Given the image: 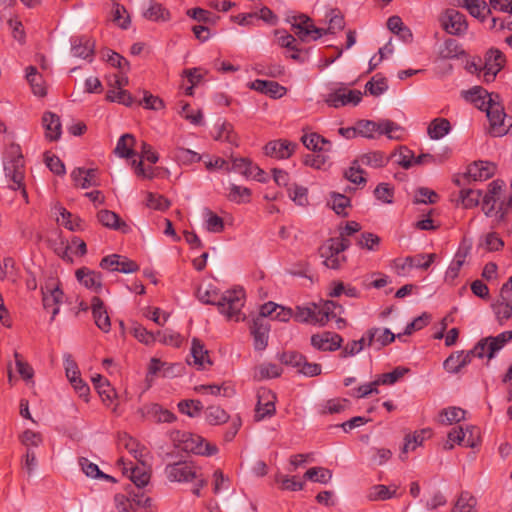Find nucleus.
<instances>
[{
  "mask_svg": "<svg viewBox=\"0 0 512 512\" xmlns=\"http://www.w3.org/2000/svg\"><path fill=\"white\" fill-rule=\"evenodd\" d=\"M197 297L204 304L217 306L219 312L228 319L240 321L245 318L241 312L245 303V292L240 287L226 290L222 294L214 289L203 291L199 288Z\"/></svg>",
  "mask_w": 512,
  "mask_h": 512,
  "instance_id": "nucleus-1",
  "label": "nucleus"
},
{
  "mask_svg": "<svg viewBox=\"0 0 512 512\" xmlns=\"http://www.w3.org/2000/svg\"><path fill=\"white\" fill-rule=\"evenodd\" d=\"M5 176L12 182L9 188L12 190H21L22 197L28 203V193L25 189L24 180V160L19 145L12 144L7 149L4 158Z\"/></svg>",
  "mask_w": 512,
  "mask_h": 512,
  "instance_id": "nucleus-2",
  "label": "nucleus"
},
{
  "mask_svg": "<svg viewBox=\"0 0 512 512\" xmlns=\"http://www.w3.org/2000/svg\"><path fill=\"white\" fill-rule=\"evenodd\" d=\"M174 445L185 451L201 456H212L218 452L216 445L206 442L200 435L186 431H175L171 434Z\"/></svg>",
  "mask_w": 512,
  "mask_h": 512,
  "instance_id": "nucleus-3",
  "label": "nucleus"
},
{
  "mask_svg": "<svg viewBox=\"0 0 512 512\" xmlns=\"http://www.w3.org/2000/svg\"><path fill=\"white\" fill-rule=\"evenodd\" d=\"M350 241L345 237L331 238L320 248V256L324 258L323 264L330 269L337 270L346 262L343 252L348 249Z\"/></svg>",
  "mask_w": 512,
  "mask_h": 512,
  "instance_id": "nucleus-4",
  "label": "nucleus"
},
{
  "mask_svg": "<svg viewBox=\"0 0 512 512\" xmlns=\"http://www.w3.org/2000/svg\"><path fill=\"white\" fill-rule=\"evenodd\" d=\"M201 470L192 461H178L166 465L164 473L170 482L189 483L198 478V472Z\"/></svg>",
  "mask_w": 512,
  "mask_h": 512,
  "instance_id": "nucleus-5",
  "label": "nucleus"
},
{
  "mask_svg": "<svg viewBox=\"0 0 512 512\" xmlns=\"http://www.w3.org/2000/svg\"><path fill=\"white\" fill-rule=\"evenodd\" d=\"M441 28L450 35L463 36L468 30V22L464 14L454 8H447L439 15Z\"/></svg>",
  "mask_w": 512,
  "mask_h": 512,
  "instance_id": "nucleus-6",
  "label": "nucleus"
},
{
  "mask_svg": "<svg viewBox=\"0 0 512 512\" xmlns=\"http://www.w3.org/2000/svg\"><path fill=\"white\" fill-rule=\"evenodd\" d=\"M504 64V54L496 48L489 49L485 55L484 66L479 69V71L482 73L484 81L487 83L493 81L496 75L504 67ZM469 71H478V67L476 66V64H471L469 66Z\"/></svg>",
  "mask_w": 512,
  "mask_h": 512,
  "instance_id": "nucleus-7",
  "label": "nucleus"
},
{
  "mask_svg": "<svg viewBox=\"0 0 512 512\" xmlns=\"http://www.w3.org/2000/svg\"><path fill=\"white\" fill-rule=\"evenodd\" d=\"M362 92L359 90H351L343 84L332 88L329 93L324 96V101L327 105L333 108H339L352 104L356 106L362 99Z\"/></svg>",
  "mask_w": 512,
  "mask_h": 512,
  "instance_id": "nucleus-8",
  "label": "nucleus"
},
{
  "mask_svg": "<svg viewBox=\"0 0 512 512\" xmlns=\"http://www.w3.org/2000/svg\"><path fill=\"white\" fill-rule=\"evenodd\" d=\"M473 357L484 358L482 345L476 344L473 349L468 351L453 352L443 363L444 369L448 373L456 374L471 363Z\"/></svg>",
  "mask_w": 512,
  "mask_h": 512,
  "instance_id": "nucleus-9",
  "label": "nucleus"
},
{
  "mask_svg": "<svg viewBox=\"0 0 512 512\" xmlns=\"http://www.w3.org/2000/svg\"><path fill=\"white\" fill-rule=\"evenodd\" d=\"M499 98L489 96L483 110L486 111L493 136H502L507 133L508 125L505 124L506 114L503 107L498 103Z\"/></svg>",
  "mask_w": 512,
  "mask_h": 512,
  "instance_id": "nucleus-10",
  "label": "nucleus"
},
{
  "mask_svg": "<svg viewBox=\"0 0 512 512\" xmlns=\"http://www.w3.org/2000/svg\"><path fill=\"white\" fill-rule=\"evenodd\" d=\"M495 173V165L490 162L478 161L470 164L467 171L455 180L456 185L470 184L472 181H484Z\"/></svg>",
  "mask_w": 512,
  "mask_h": 512,
  "instance_id": "nucleus-11",
  "label": "nucleus"
},
{
  "mask_svg": "<svg viewBox=\"0 0 512 512\" xmlns=\"http://www.w3.org/2000/svg\"><path fill=\"white\" fill-rule=\"evenodd\" d=\"M290 22L295 35L303 42L307 41L309 37L317 40L326 34L323 28L316 27L312 19L305 14L293 16Z\"/></svg>",
  "mask_w": 512,
  "mask_h": 512,
  "instance_id": "nucleus-12",
  "label": "nucleus"
},
{
  "mask_svg": "<svg viewBox=\"0 0 512 512\" xmlns=\"http://www.w3.org/2000/svg\"><path fill=\"white\" fill-rule=\"evenodd\" d=\"M435 257L434 253L407 256L403 259H395L393 267L399 276H405L412 268L427 270L434 262Z\"/></svg>",
  "mask_w": 512,
  "mask_h": 512,
  "instance_id": "nucleus-13",
  "label": "nucleus"
},
{
  "mask_svg": "<svg viewBox=\"0 0 512 512\" xmlns=\"http://www.w3.org/2000/svg\"><path fill=\"white\" fill-rule=\"evenodd\" d=\"M42 290V302L45 310H51V321H54L60 311L64 293L57 283L47 282Z\"/></svg>",
  "mask_w": 512,
  "mask_h": 512,
  "instance_id": "nucleus-14",
  "label": "nucleus"
},
{
  "mask_svg": "<svg viewBox=\"0 0 512 512\" xmlns=\"http://www.w3.org/2000/svg\"><path fill=\"white\" fill-rule=\"evenodd\" d=\"M257 404L255 407L254 418L256 421H261L267 417H272L275 414V394L268 389H260L257 392Z\"/></svg>",
  "mask_w": 512,
  "mask_h": 512,
  "instance_id": "nucleus-15",
  "label": "nucleus"
},
{
  "mask_svg": "<svg viewBox=\"0 0 512 512\" xmlns=\"http://www.w3.org/2000/svg\"><path fill=\"white\" fill-rule=\"evenodd\" d=\"M100 267L109 271H118L126 274L136 272L139 269L136 262L118 254L104 257L100 262Z\"/></svg>",
  "mask_w": 512,
  "mask_h": 512,
  "instance_id": "nucleus-16",
  "label": "nucleus"
},
{
  "mask_svg": "<svg viewBox=\"0 0 512 512\" xmlns=\"http://www.w3.org/2000/svg\"><path fill=\"white\" fill-rule=\"evenodd\" d=\"M510 340H512V331H504L495 337L490 336L483 338L477 344L482 345L485 357L492 359Z\"/></svg>",
  "mask_w": 512,
  "mask_h": 512,
  "instance_id": "nucleus-17",
  "label": "nucleus"
},
{
  "mask_svg": "<svg viewBox=\"0 0 512 512\" xmlns=\"http://www.w3.org/2000/svg\"><path fill=\"white\" fill-rule=\"evenodd\" d=\"M342 337L334 332H323L311 336V345L320 351H335L341 347Z\"/></svg>",
  "mask_w": 512,
  "mask_h": 512,
  "instance_id": "nucleus-18",
  "label": "nucleus"
},
{
  "mask_svg": "<svg viewBox=\"0 0 512 512\" xmlns=\"http://www.w3.org/2000/svg\"><path fill=\"white\" fill-rule=\"evenodd\" d=\"M255 350H264L268 345L270 325L263 318H256L250 327Z\"/></svg>",
  "mask_w": 512,
  "mask_h": 512,
  "instance_id": "nucleus-19",
  "label": "nucleus"
},
{
  "mask_svg": "<svg viewBox=\"0 0 512 512\" xmlns=\"http://www.w3.org/2000/svg\"><path fill=\"white\" fill-rule=\"evenodd\" d=\"M140 412L144 417L152 419L157 423H171L176 419V416L171 411L157 403L144 405Z\"/></svg>",
  "mask_w": 512,
  "mask_h": 512,
  "instance_id": "nucleus-20",
  "label": "nucleus"
},
{
  "mask_svg": "<svg viewBox=\"0 0 512 512\" xmlns=\"http://www.w3.org/2000/svg\"><path fill=\"white\" fill-rule=\"evenodd\" d=\"M91 309L96 326L104 333H108L111 329L110 317L105 309L103 301L94 296L91 300Z\"/></svg>",
  "mask_w": 512,
  "mask_h": 512,
  "instance_id": "nucleus-21",
  "label": "nucleus"
},
{
  "mask_svg": "<svg viewBox=\"0 0 512 512\" xmlns=\"http://www.w3.org/2000/svg\"><path fill=\"white\" fill-rule=\"evenodd\" d=\"M77 280L87 289L99 293L102 289V277L99 272L82 267L75 273Z\"/></svg>",
  "mask_w": 512,
  "mask_h": 512,
  "instance_id": "nucleus-22",
  "label": "nucleus"
},
{
  "mask_svg": "<svg viewBox=\"0 0 512 512\" xmlns=\"http://www.w3.org/2000/svg\"><path fill=\"white\" fill-rule=\"evenodd\" d=\"M368 346H374L377 350L392 343L396 335L388 328H371L367 330Z\"/></svg>",
  "mask_w": 512,
  "mask_h": 512,
  "instance_id": "nucleus-23",
  "label": "nucleus"
},
{
  "mask_svg": "<svg viewBox=\"0 0 512 512\" xmlns=\"http://www.w3.org/2000/svg\"><path fill=\"white\" fill-rule=\"evenodd\" d=\"M250 88L274 99L281 98L287 91L286 88L281 86L278 82L261 79H256L251 82Z\"/></svg>",
  "mask_w": 512,
  "mask_h": 512,
  "instance_id": "nucleus-24",
  "label": "nucleus"
},
{
  "mask_svg": "<svg viewBox=\"0 0 512 512\" xmlns=\"http://www.w3.org/2000/svg\"><path fill=\"white\" fill-rule=\"evenodd\" d=\"M71 178L76 186L87 189L98 186L97 171L95 169L75 168L71 172Z\"/></svg>",
  "mask_w": 512,
  "mask_h": 512,
  "instance_id": "nucleus-25",
  "label": "nucleus"
},
{
  "mask_svg": "<svg viewBox=\"0 0 512 512\" xmlns=\"http://www.w3.org/2000/svg\"><path fill=\"white\" fill-rule=\"evenodd\" d=\"M296 144L288 141H271L265 145V154L277 159H286L292 155Z\"/></svg>",
  "mask_w": 512,
  "mask_h": 512,
  "instance_id": "nucleus-26",
  "label": "nucleus"
},
{
  "mask_svg": "<svg viewBox=\"0 0 512 512\" xmlns=\"http://www.w3.org/2000/svg\"><path fill=\"white\" fill-rule=\"evenodd\" d=\"M98 221L105 227L128 233L130 227L124 222L118 214L110 210H100L97 214Z\"/></svg>",
  "mask_w": 512,
  "mask_h": 512,
  "instance_id": "nucleus-27",
  "label": "nucleus"
},
{
  "mask_svg": "<svg viewBox=\"0 0 512 512\" xmlns=\"http://www.w3.org/2000/svg\"><path fill=\"white\" fill-rule=\"evenodd\" d=\"M71 53L74 57L91 58L94 53V42L85 36L74 37L71 40Z\"/></svg>",
  "mask_w": 512,
  "mask_h": 512,
  "instance_id": "nucleus-28",
  "label": "nucleus"
},
{
  "mask_svg": "<svg viewBox=\"0 0 512 512\" xmlns=\"http://www.w3.org/2000/svg\"><path fill=\"white\" fill-rule=\"evenodd\" d=\"M42 124L45 128V136L50 141H56L61 136V122L60 118L52 113L46 112L42 117Z\"/></svg>",
  "mask_w": 512,
  "mask_h": 512,
  "instance_id": "nucleus-29",
  "label": "nucleus"
},
{
  "mask_svg": "<svg viewBox=\"0 0 512 512\" xmlns=\"http://www.w3.org/2000/svg\"><path fill=\"white\" fill-rule=\"evenodd\" d=\"M462 96L465 98V100L474 103L475 106L479 109H484V107L487 104V100L489 99V96L499 98L498 94H490L481 86H474L469 90L462 91Z\"/></svg>",
  "mask_w": 512,
  "mask_h": 512,
  "instance_id": "nucleus-30",
  "label": "nucleus"
},
{
  "mask_svg": "<svg viewBox=\"0 0 512 512\" xmlns=\"http://www.w3.org/2000/svg\"><path fill=\"white\" fill-rule=\"evenodd\" d=\"M398 486L393 484L390 486L377 484L368 490L367 498L370 501H384L396 497Z\"/></svg>",
  "mask_w": 512,
  "mask_h": 512,
  "instance_id": "nucleus-31",
  "label": "nucleus"
},
{
  "mask_svg": "<svg viewBox=\"0 0 512 512\" xmlns=\"http://www.w3.org/2000/svg\"><path fill=\"white\" fill-rule=\"evenodd\" d=\"M460 6L465 8L472 17L478 19L480 22H484L487 15L491 13V8L484 0L461 2Z\"/></svg>",
  "mask_w": 512,
  "mask_h": 512,
  "instance_id": "nucleus-32",
  "label": "nucleus"
},
{
  "mask_svg": "<svg viewBox=\"0 0 512 512\" xmlns=\"http://www.w3.org/2000/svg\"><path fill=\"white\" fill-rule=\"evenodd\" d=\"M119 445L123 446L140 463H143L146 455V449L134 438L127 434H123L119 437Z\"/></svg>",
  "mask_w": 512,
  "mask_h": 512,
  "instance_id": "nucleus-33",
  "label": "nucleus"
},
{
  "mask_svg": "<svg viewBox=\"0 0 512 512\" xmlns=\"http://www.w3.org/2000/svg\"><path fill=\"white\" fill-rule=\"evenodd\" d=\"M144 18L155 22H166L170 19V13L160 3L150 1L148 7L143 12Z\"/></svg>",
  "mask_w": 512,
  "mask_h": 512,
  "instance_id": "nucleus-34",
  "label": "nucleus"
},
{
  "mask_svg": "<svg viewBox=\"0 0 512 512\" xmlns=\"http://www.w3.org/2000/svg\"><path fill=\"white\" fill-rule=\"evenodd\" d=\"M191 355L193 363L200 368H204L205 364H211L208 350L205 349L204 344L197 338L192 339Z\"/></svg>",
  "mask_w": 512,
  "mask_h": 512,
  "instance_id": "nucleus-35",
  "label": "nucleus"
},
{
  "mask_svg": "<svg viewBox=\"0 0 512 512\" xmlns=\"http://www.w3.org/2000/svg\"><path fill=\"white\" fill-rule=\"evenodd\" d=\"M451 130L450 122L445 118H436L428 126L427 132L431 139L439 140Z\"/></svg>",
  "mask_w": 512,
  "mask_h": 512,
  "instance_id": "nucleus-36",
  "label": "nucleus"
},
{
  "mask_svg": "<svg viewBox=\"0 0 512 512\" xmlns=\"http://www.w3.org/2000/svg\"><path fill=\"white\" fill-rule=\"evenodd\" d=\"M56 210L58 212L57 222L60 225H63L65 228L71 231L81 229V219L79 217L74 216L62 206L56 207Z\"/></svg>",
  "mask_w": 512,
  "mask_h": 512,
  "instance_id": "nucleus-37",
  "label": "nucleus"
},
{
  "mask_svg": "<svg viewBox=\"0 0 512 512\" xmlns=\"http://www.w3.org/2000/svg\"><path fill=\"white\" fill-rule=\"evenodd\" d=\"M135 144V138L132 134L122 135L115 147V154L121 158H131L135 153L133 146Z\"/></svg>",
  "mask_w": 512,
  "mask_h": 512,
  "instance_id": "nucleus-38",
  "label": "nucleus"
},
{
  "mask_svg": "<svg viewBox=\"0 0 512 512\" xmlns=\"http://www.w3.org/2000/svg\"><path fill=\"white\" fill-rule=\"evenodd\" d=\"M172 157L181 165H190L200 162L202 159L199 153L184 147H176L172 152Z\"/></svg>",
  "mask_w": 512,
  "mask_h": 512,
  "instance_id": "nucleus-39",
  "label": "nucleus"
},
{
  "mask_svg": "<svg viewBox=\"0 0 512 512\" xmlns=\"http://www.w3.org/2000/svg\"><path fill=\"white\" fill-rule=\"evenodd\" d=\"M361 166H369L372 168H381L384 167L388 160L385 158L384 154L379 151H373L359 156L355 159Z\"/></svg>",
  "mask_w": 512,
  "mask_h": 512,
  "instance_id": "nucleus-40",
  "label": "nucleus"
},
{
  "mask_svg": "<svg viewBox=\"0 0 512 512\" xmlns=\"http://www.w3.org/2000/svg\"><path fill=\"white\" fill-rule=\"evenodd\" d=\"M195 391L200 394L223 395L224 397H231L235 394L234 388L225 384L198 385L195 387Z\"/></svg>",
  "mask_w": 512,
  "mask_h": 512,
  "instance_id": "nucleus-41",
  "label": "nucleus"
},
{
  "mask_svg": "<svg viewBox=\"0 0 512 512\" xmlns=\"http://www.w3.org/2000/svg\"><path fill=\"white\" fill-rule=\"evenodd\" d=\"M205 420L210 425H221L229 420L228 413L220 406L211 405L204 411Z\"/></svg>",
  "mask_w": 512,
  "mask_h": 512,
  "instance_id": "nucleus-42",
  "label": "nucleus"
},
{
  "mask_svg": "<svg viewBox=\"0 0 512 512\" xmlns=\"http://www.w3.org/2000/svg\"><path fill=\"white\" fill-rule=\"evenodd\" d=\"M26 78L31 85L32 91L37 96L46 95V88L43 84L42 76L38 73L37 69L29 66L26 69Z\"/></svg>",
  "mask_w": 512,
  "mask_h": 512,
  "instance_id": "nucleus-43",
  "label": "nucleus"
},
{
  "mask_svg": "<svg viewBox=\"0 0 512 512\" xmlns=\"http://www.w3.org/2000/svg\"><path fill=\"white\" fill-rule=\"evenodd\" d=\"M326 19H328L329 26L327 29H324L327 33L335 34L338 31H341L345 27L344 16L337 9H330L326 14Z\"/></svg>",
  "mask_w": 512,
  "mask_h": 512,
  "instance_id": "nucleus-44",
  "label": "nucleus"
},
{
  "mask_svg": "<svg viewBox=\"0 0 512 512\" xmlns=\"http://www.w3.org/2000/svg\"><path fill=\"white\" fill-rule=\"evenodd\" d=\"M205 220V228L211 233H220L224 230V221L210 209L205 208L203 211Z\"/></svg>",
  "mask_w": 512,
  "mask_h": 512,
  "instance_id": "nucleus-45",
  "label": "nucleus"
},
{
  "mask_svg": "<svg viewBox=\"0 0 512 512\" xmlns=\"http://www.w3.org/2000/svg\"><path fill=\"white\" fill-rule=\"evenodd\" d=\"M342 309L334 301H326L322 307L317 310L316 323L324 326L330 319L336 317L335 309Z\"/></svg>",
  "mask_w": 512,
  "mask_h": 512,
  "instance_id": "nucleus-46",
  "label": "nucleus"
},
{
  "mask_svg": "<svg viewBox=\"0 0 512 512\" xmlns=\"http://www.w3.org/2000/svg\"><path fill=\"white\" fill-rule=\"evenodd\" d=\"M476 499L469 492H462L458 497L452 512H476Z\"/></svg>",
  "mask_w": 512,
  "mask_h": 512,
  "instance_id": "nucleus-47",
  "label": "nucleus"
},
{
  "mask_svg": "<svg viewBox=\"0 0 512 512\" xmlns=\"http://www.w3.org/2000/svg\"><path fill=\"white\" fill-rule=\"evenodd\" d=\"M464 54L460 44L455 39H446L439 51V55L443 59H453Z\"/></svg>",
  "mask_w": 512,
  "mask_h": 512,
  "instance_id": "nucleus-48",
  "label": "nucleus"
},
{
  "mask_svg": "<svg viewBox=\"0 0 512 512\" xmlns=\"http://www.w3.org/2000/svg\"><path fill=\"white\" fill-rule=\"evenodd\" d=\"M304 478L312 482L326 484L331 480L332 472L324 467H312L305 472Z\"/></svg>",
  "mask_w": 512,
  "mask_h": 512,
  "instance_id": "nucleus-49",
  "label": "nucleus"
},
{
  "mask_svg": "<svg viewBox=\"0 0 512 512\" xmlns=\"http://www.w3.org/2000/svg\"><path fill=\"white\" fill-rule=\"evenodd\" d=\"M466 411L459 407H449L447 409H443L439 414V421L442 424H452L454 422H459L465 418Z\"/></svg>",
  "mask_w": 512,
  "mask_h": 512,
  "instance_id": "nucleus-50",
  "label": "nucleus"
},
{
  "mask_svg": "<svg viewBox=\"0 0 512 512\" xmlns=\"http://www.w3.org/2000/svg\"><path fill=\"white\" fill-rule=\"evenodd\" d=\"M388 89L387 79L379 74H376L365 85L366 92L373 96H380Z\"/></svg>",
  "mask_w": 512,
  "mask_h": 512,
  "instance_id": "nucleus-51",
  "label": "nucleus"
},
{
  "mask_svg": "<svg viewBox=\"0 0 512 512\" xmlns=\"http://www.w3.org/2000/svg\"><path fill=\"white\" fill-rule=\"evenodd\" d=\"M409 372V369L406 367L398 366L393 369L391 372L383 373L378 376L376 379L378 386L379 385H393L399 379H401L404 375Z\"/></svg>",
  "mask_w": 512,
  "mask_h": 512,
  "instance_id": "nucleus-52",
  "label": "nucleus"
},
{
  "mask_svg": "<svg viewBox=\"0 0 512 512\" xmlns=\"http://www.w3.org/2000/svg\"><path fill=\"white\" fill-rule=\"evenodd\" d=\"M482 191L473 188H462L460 191V199L465 208H472L480 203Z\"/></svg>",
  "mask_w": 512,
  "mask_h": 512,
  "instance_id": "nucleus-53",
  "label": "nucleus"
},
{
  "mask_svg": "<svg viewBox=\"0 0 512 512\" xmlns=\"http://www.w3.org/2000/svg\"><path fill=\"white\" fill-rule=\"evenodd\" d=\"M130 470V478L138 488L144 487L149 483L150 473L148 472L144 462L139 466L131 467Z\"/></svg>",
  "mask_w": 512,
  "mask_h": 512,
  "instance_id": "nucleus-54",
  "label": "nucleus"
},
{
  "mask_svg": "<svg viewBox=\"0 0 512 512\" xmlns=\"http://www.w3.org/2000/svg\"><path fill=\"white\" fill-rule=\"evenodd\" d=\"M282 374V368L274 363H263L256 368L255 377L258 379L277 378Z\"/></svg>",
  "mask_w": 512,
  "mask_h": 512,
  "instance_id": "nucleus-55",
  "label": "nucleus"
},
{
  "mask_svg": "<svg viewBox=\"0 0 512 512\" xmlns=\"http://www.w3.org/2000/svg\"><path fill=\"white\" fill-rule=\"evenodd\" d=\"M344 176L347 180L354 184H365L366 178L364 177V170L361 164L356 160L351 163V166L345 170Z\"/></svg>",
  "mask_w": 512,
  "mask_h": 512,
  "instance_id": "nucleus-56",
  "label": "nucleus"
},
{
  "mask_svg": "<svg viewBox=\"0 0 512 512\" xmlns=\"http://www.w3.org/2000/svg\"><path fill=\"white\" fill-rule=\"evenodd\" d=\"M250 189L232 184L229 188L228 199L235 203H246L250 201Z\"/></svg>",
  "mask_w": 512,
  "mask_h": 512,
  "instance_id": "nucleus-57",
  "label": "nucleus"
},
{
  "mask_svg": "<svg viewBox=\"0 0 512 512\" xmlns=\"http://www.w3.org/2000/svg\"><path fill=\"white\" fill-rule=\"evenodd\" d=\"M178 409L189 417H197L200 415L203 405L199 400H182L178 403Z\"/></svg>",
  "mask_w": 512,
  "mask_h": 512,
  "instance_id": "nucleus-58",
  "label": "nucleus"
},
{
  "mask_svg": "<svg viewBox=\"0 0 512 512\" xmlns=\"http://www.w3.org/2000/svg\"><path fill=\"white\" fill-rule=\"evenodd\" d=\"M275 481L280 484L282 490L300 491L304 488V483L297 480L295 476L277 475Z\"/></svg>",
  "mask_w": 512,
  "mask_h": 512,
  "instance_id": "nucleus-59",
  "label": "nucleus"
},
{
  "mask_svg": "<svg viewBox=\"0 0 512 512\" xmlns=\"http://www.w3.org/2000/svg\"><path fill=\"white\" fill-rule=\"evenodd\" d=\"M78 463L83 473L88 477L110 478V476L104 474L95 463H92L85 457H80Z\"/></svg>",
  "mask_w": 512,
  "mask_h": 512,
  "instance_id": "nucleus-60",
  "label": "nucleus"
},
{
  "mask_svg": "<svg viewBox=\"0 0 512 512\" xmlns=\"http://www.w3.org/2000/svg\"><path fill=\"white\" fill-rule=\"evenodd\" d=\"M425 431L415 432L413 435H407L405 437L404 446L402 452L400 454V458L402 460L405 459L403 455L407 454L409 451L415 450L418 446H420L424 441Z\"/></svg>",
  "mask_w": 512,
  "mask_h": 512,
  "instance_id": "nucleus-61",
  "label": "nucleus"
},
{
  "mask_svg": "<svg viewBox=\"0 0 512 512\" xmlns=\"http://www.w3.org/2000/svg\"><path fill=\"white\" fill-rule=\"evenodd\" d=\"M252 162L247 158H235L232 164L226 167L227 171H234L244 176L253 175Z\"/></svg>",
  "mask_w": 512,
  "mask_h": 512,
  "instance_id": "nucleus-62",
  "label": "nucleus"
},
{
  "mask_svg": "<svg viewBox=\"0 0 512 512\" xmlns=\"http://www.w3.org/2000/svg\"><path fill=\"white\" fill-rule=\"evenodd\" d=\"M277 357L282 364L294 367L297 370L300 368V364H303L304 361V355L296 351H285L278 354Z\"/></svg>",
  "mask_w": 512,
  "mask_h": 512,
  "instance_id": "nucleus-63",
  "label": "nucleus"
},
{
  "mask_svg": "<svg viewBox=\"0 0 512 512\" xmlns=\"http://www.w3.org/2000/svg\"><path fill=\"white\" fill-rule=\"evenodd\" d=\"M495 314L500 323L508 320L512 316V300L505 297L495 305Z\"/></svg>",
  "mask_w": 512,
  "mask_h": 512,
  "instance_id": "nucleus-64",
  "label": "nucleus"
}]
</instances>
